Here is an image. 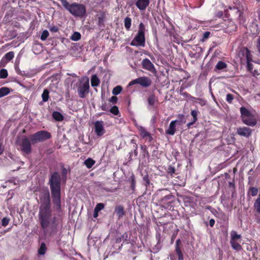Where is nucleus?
I'll use <instances>...</instances> for the list:
<instances>
[{"label":"nucleus","instance_id":"1","mask_svg":"<svg viewBox=\"0 0 260 260\" xmlns=\"http://www.w3.org/2000/svg\"><path fill=\"white\" fill-rule=\"evenodd\" d=\"M40 206L38 218L40 226L45 236L52 237L62 228V218L58 216L52 218L50 196L47 189L40 196Z\"/></svg>","mask_w":260,"mask_h":260},{"label":"nucleus","instance_id":"2","mask_svg":"<svg viewBox=\"0 0 260 260\" xmlns=\"http://www.w3.org/2000/svg\"><path fill=\"white\" fill-rule=\"evenodd\" d=\"M61 177L57 172L51 173L48 185L50 186L52 202L58 211L61 210Z\"/></svg>","mask_w":260,"mask_h":260},{"label":"nucleus","instance_id":"3","mask_svg":"<svg viewBox=\"0 0 260 260\" xmlns=\"http://www.w3.org/2000/svg\"><path fill=\"white\" fill-rule=\"evenodd\" d=\"M63 7L75 17H83L86 12V8L83 4L74 3L70 4L67 0H59Z\"/></svg>","mask_w":260,"mask_h":260},{"label":"nucleus","instance_id":"4","mask_svg":"<svg viewBox=\"0 0 260 260\" xmlns=\"http://www.w3.org/2000/svg\"><path fill=\"white\" fill-rule=\"evenodd\" d=\"M145 26L143 23L141 22L139 24L138 31L135 37L130 43V45L132 46H142L144 47L145 45Z\"/></svg>","mask_w":260,"mask_h":260},{"label":"nucleus","instance_id":"5","mask_svg":"<svg viewBox=\"0 0 260 260\" xmlns=\"http://www.w3.org/2000/svg\"><path fill=\"white\" fill-rule=\"evenodd\" d=\"M77 92L80 98H85L89 92V81L88 78H81L77 84Z\"/></svg>","mask_w":260,"mask_h":260},{"label":"nucleus","instance_id":"6","mask_svg":"<svg viewBox=\"0 0 260 260\" xmlns=\"http://www.w3.org/2000/svg\"><path fill=\"white\" fill-rule=\"evenodd\" d=\"M242 121L245 124L253 126L256 125L257 121L254 118L253 114L244 107H241L240 109Z\"/></svg>","mask_w":260,"mask_h":260},{"label":"nucleus","instance_id":"7","mask_svg":"<svg viewBox=\"0 0 260 260\" xmlns=\"http://www.w3.org/2000/svg\"><path fill=\"white\" fill-rule=\"evenodd\" d=\"M51 137V134L46 131H40L31 135L30 139L32 144H35L40 142H43Z\"/></svg>","mask_w":260,"mask_h":260},{"label":"nucleus","instance_id":"8","mask_svg":"<svg viewBox=\"0 0 260 260\" xmlns=\"http://www.w3.org/2000/svg\"><path fill=\"white\" fill-rule=\"evenodd\" d=\"M241 238V235L238 234L237 232L235 231L231 232L230 244L232 248L237 251H239L242 249V247L240 244Z\"/></svg>","mask_w":260,"mask_h":260},{"label":"nucleus","instance_id":"9","mask_svg":"<svg viewBox=\"0 0 260 260\" xmlns=\"http://www.w3.org/2000/svg\"><path fill=\"white\" fill-rule=\"evenodd\" d=\"M20 146V150L26 154H28L31 152L32 148L31 144H32L30 138H28L26 136H23L21 140L18 142Z\"/></svg>","mask_w":260,"mask_h":260},{"label":"nucleus","instance_id":"10","mask_svg":"<svg viewBox=\"0 0 260 260\" xmlns=\"http://www.w3.org/2000/svg\"><path fill=\"white\" fill-rule=\"evenodd\" d=\"M151 83L152 81L149 78L144 76L133 80L129 83L128 85L132 86L138 84L143 87H148L151 85Z\"/></svg>","mask_w":260,"mask_h":260},{"label":"nucleus","instance_id":"11","mask_svg":"<svg viewBox=\"0 0 260 260\" xmlns=\"http://www.w3.org/2000/svg\"><path fill=\"white\" fill-rule=\"evenodd\" d=\"M94 132L98 137H101L105 133L103 121H96L94 122Z\"/></svg>","mask_w":260,"mask_h":260},{"label":"nucleus","instance_id":"12","mask_svg":"<svg viewBox=\"0 0 260 260\" xmlns=\"http://www.w3.org/2000/svg\"><path fill=\"white\" fill-rule=\"evenodd\" d=\"M142 66L144 69L148 70L151 73L156 72L154 66L148 58H145L142 60Z\"/></svg>","mask_w":260,"mask_h":260},{"label":"nucleus","instance_id":"13","mask_svg":"<svg viewBox=\"0 0 260 260\" xmlns=\"http://www.w3.org/2000/svg\"><path fill=\"white\" fill-rule=\"evenodd\" d=\"M251 129L247 127H240L237 129V134L239 136L248 138L251 136Z\"/></svg>","mask_w":260,"mask_h":260},{"label":"nucleus","instance_id":"14","mask_svg":"<svg viewBox=\"0 0 260 260\" xmlns=\"http://www.w3.org/2000/svg\"><path fill=\"white\" fill-rule=\"evenodd\" d=\"M238 55L241 59L245 57L246 60L248 59L249 60L252 57L250 50L247 47L241 48L239 52Z\"/></svg>","mask_w":260,"mask_h":260},{"label":"nucleus","instance_id":"15","mask_svg":"<svg viewBox=\"0 0 260 260\" xmlns=\"http://www.w3.org/2000/svg\"><path fill=\"white\" fill-rule=\"evenodd\" d=\"M150 4V0H137L135 5L140 11H144Z\"/></svg>","mask_w":260,"mask_h":260},{"label":"nucleus","instance_id":"16","mask_svg":"<svg viewBox=\"0 0 260 260\" xmlns=\"http://www.w3.org/2000/svg\"><path fill=\"white\" fill-rule=\"evenodd\" d=\"M139 134L143 139H148L149 142H151L153 138L151 134L146 131V129L142 126L139 129Z\"/></svg>","mask_w":260,"mask_h":260},{"label":"nucleus","instance_id":"17","mask_svg":"<svg viewBox=\"0 0 260 260\" xmlns=\"http://www.w3.org/2000/svg\"><path fill=\"white\" fill-rule=\"evenodd\" d=\"M232 11L236 13L237 19L239 21V23L243 24L245 22V19L243 16V13L239 10L237 7H233Z\"/></svg>","mask_w":260,"mask_h":260},{"label":"nucleus","instance_id":"18","mask_svg":"<svg viewBox=\"0 0 260 260\" xmlns=\"http://www.w3.org/2000/svg\"><path fill=\"white\" fill-rule=\"evenodd\" d=\"M147 102L149 107L154 108L155 104L158 102V99L154 93H152L148 96Z\"/></svg>","mask_w":260,"mask_h":260},{"label":"nucleus","instance_id":"19","mask_svg":"<svg viewBox=\"0 0 260 260\" xmlns=\"http://www.w3.org/2000/svg\"><path fill=\"white\" fill-rule=\"evenodd\" d=\"M177 121H172L169 125V127L166 131V134L170 135H174L176 132V124Z\"/></svg>","mask_w":260,"mask_h":260},{"label":"nucleus","instance_id":"20","mask_svg":"<svg viewBox=\"0 0 260 260\" xmlns=\"http://www.w3.org/2000/svg\"><path fill=\"white\" fill-rule=\"evenodd\" d=\"M115 212L119 219L122 218L125 214L124 207L121 205H118L115 207Z\"/></svg>","mask_w":260,"mask_h":260},{"label":"nucleus","instance_id":"21","mask_svg":"<svg viewBox=\"0 0 260 260\" xmlns=\"http://www.w3.org/2000/svg\"><path fill=\"white\" fill-rule=\"evenodd\" d=\"M253 208L255 212L260 214V195L255 200L253 205Z\"/></svg>","mask_w":260,"mask_h":260},{"label":"nucleus","instance_id":"22","mask_svg":"<svg viewBox=\"0 0 260 260\" xmlns=\"http://www.w3.org/2000/svg\"><path fill=\"white\" fill-rule=\"evenodd\" d=\"M100 83V79L96 75H93L91 78V84L92 87H96Z\"/></svg>","mask_w":260,"mask_h":260},{"label":"nucleus","instance_id":"23","mask_svg":"<svg viewBox=\"0 0 260 260\" xmlns=\"http://www.w3.org/2000/svg\"><path fill=\"white\" fill-rule=\"evenodd\" d=\"M52 117L57 121H61L63 120V115L59 112L54 111L52 113Z\"/></svg>","mask_w":260,"mask_h":260},{"label":"nucleus","instance_id":"24","mask_svg":"<svg viewBox=\"0 0 260 260\" xmlns=\"http://www.w3.org/2000/svg\"><path fill=\"white\" fill-rule=\"evenodd\" d=\"M124 25L126 30H129L132 25V19L129 17H126L124 20Z\"/></svg>","mask_w":260,"mask_h":260},{"label":"nucleus","instance_id":"25","mask_svg":"<svg viewBox=\"0 0 260 260\" xmlns=\"http://www.w3.org/2000/svg\"><path fill=\"white\" fill-rule=\"evenodd\" d=\"M95 161L91 158L86 159L84 164L88 169H90L95 164Z\"/></svg>","mask_w":260,"mask_h":260},{"label":"nucleus","instance_id":"26","mask_svg":"<svg viewBox=\"0 0 260 260\" xmlns=\"http://www.w3.org/2000/svg\"><path fill=\"white\" fill-rule=\"evenodd\" d=\"M258 193V189L255 187H249L248 191H247V196H251L252 197H254Z\"/></svg>","mask_w":260,"mask_h":260},{"label":"nucleus","instance_id":"27","mask_svg":"<svg viewBox=\"0 0 260 260\" xmlns=\"http://www.w3.org/2000/svg\"><path fill=\"white\" fill-rule=\"evenodd\" d=\"M141 149L142 150V153L143 156L144 157H147V158H149L150 157V155L148 151L147 146L145 145H141Z\"/></svg>","mask_w":260,"mask_h":260},{"label":"nucleus","instance_id":"28","mask_svg":"<svg viewBox=\"0 0 260 260\" xmlns=\"http://www.w3.org/2000/svg\"><path fill=\"white\" fill-rule=\"evenodd\" d=\"M10 92V90L8 87H3L0 88V98L8 95Z\"/></svg>","mask_w":260,"mask_h":260},{"label":"nucleus","instance_id":"29","mask_svg":"<svg viewBox=\"0 0 260 260\" xmlns=\"http://www.w3.org/2000/svg\"><path fill=\"white\" fill-rule=\"evenodd\" d=\"M227 67L226 63L222 61H219L215 66V69L218 70H223Z\"/></svg>","mask_w":260,"mask_h":260},{"label":"nucleus","instance_id":"30","mask_svg":"<svg viewBox=\"0 0 260 260\" xmlns=\"http://www.w3.org/2000/svg\"><path fill=\"white\" fill-rule=\"evenodd\" d=\"M49 90L47 89H44L42 94V101L44 102H46L48 101L49 98Z\"/></svg>","mask_w":260,"mask_h":260},{"label":"nucleus","instance_id":"31","mask_svg":"<svg viewBox=\"0 0 260 260\" xmlns=\"http://www.w3.org/2000/svg\"><path fill=\"white\" fill-rule=\"evenodd\" d=\"M131 143L133 145V148H134V154L135 155V157H136L138 156V145L136 143V141L134 139H132L131 141Z\"/></svg>","mask_w":260,"mask_h":260},{"label":"nucleus","instance_id":"32","mask_svg":"<svg viewBox=\"0 0 260 260\" xmlns=\"http://www.w3.org/2000/svg\"><path fill=\"white\" fill-rule=\"evenodd\" d=\"M61 173L62 179H63L64 181H66L67 179V177L68 171H67V169L64 167L63 165H61Z\"/></svg>","mask_w":260,"mask_h":260},{"label":"nucleus","instance_id":"33","mask_svg":"<svg viewBox=\"0 0 260 260\" xmlns=\"http://www.w3.org/2000/svg\"><path fill=\"white\" fill-rule=\"evenodd\" d=\"M14 57V53L13 51H10L8 53H7L5 56H4V58H5L7 61H9L11 60Z\"/></svg>","mask_w":260,"mask_h":260},{"label":"nucleus","instance_id":"34","mask_svg":"<svg viewBox=\"0 0 260 260\" xmlns=\"http://www.w3.org/2000/svg\"><path fill=\"white\" fill-rule=\"evenodd\" d=\"M46 251V244L44 243H42L41 246L38 250V253L40 255H43L45 253Z\"/></svg>","mask_w":260,"mask_h":260},{"label":"nucleus","instance_id":"35","mask_svg":"<svg viewBox=\"0 0 260 260\" xmlns=\"http://www.w3.org/2000/svg\"><path fill=\"white\" fill-rule=\"evenodd\" d=\"M186 98L188 100L194 102L195 101L196 98L192 96L187 92L185 91L180 94Z\"/></svg>","mask_w":260,"mask_h":260},{"label":"nucleus","instance_id":"36","mask_svg":"<svg viewBox=\"0 0 260 260\" xmlns=\"http://www.w3.org/2000/svg\"><path fill=\"white\" fill-rule=\"evenodd\" d=\"M199 113V112L197 110H191L190 114L193 118L192 120L193 122H196L198 120L197 116Z\"/></svg>","mask_w":260,"mask_h":260},{"label":"nucleus","instance_id":"37","mask_svg":"<svg viewBox=\"0 0 260 260\" xmlns=\"http://www.w3.org/2000/svg\"><path fill=\"white\" fill-rule=\"evenodd\" d=\"M122 88L121 86L118 85L114 87L112 90V93L114 95H117L119 94L122 91Z\"/></svg>","mask_w":260,"mask_h":260},{"label":"nucleus","instance_id":"38","mask_svg":"<svg viewBox=\"0 0 260 260\" xmlns=\"http://www.w3.org/2000/svg\"><path fill=\"white\" fill-rule=\"evenodd\" d=\"M81 39V34L78 32H75L71 37V39L74 41H77Z\"/></svg>","mask_w":260,"mask_h":260},{"label":"nucleus","instance_id":"39","mask_svg":"<svg viewBox=\"0 0 260 260\" xmlns=\"http://www.w3.org/2000/svg\"><path fill=\"white\" fill-rule=\"evenodd\" d=\"M252 61V56L251 57V58L249 59L246 60L247 62V69L248 71L250 72H252L253 70V64L251 63V62Z\"/></svg>","mask_w":260,"mask_h":260},{"label":"nucleus","instance_id":"40","mask_svg":"<svg viewBox=\"0 0 260 260\" xmlns=\"http://www.w3.org/2000/svg\"><path fill=\"white\" fill-rule=\"evenodd\" d=\"M8 76V72L6 69H3L0 70V78L5 79Z\"/></svg>","mask_w":260,"mask_h":260},{"label":"nucleus","instance_id":"41","mask_svg":"<svg viewBox=\"0 0 260 260\" xmlns=\"http://www.w3.org/2000/svg\"><path fill=\"white\" fill-rule=\"evenodd\" d=\"M110 112L114 115H118L119 114V109L117 106H113L110 109Z\"/></svg>","mask_w":260,"mask_h":260},{"label":"nucleus","instance_id":"42","mask_svg":"<svg viewBox=\"0 0 260 260\" xmlns=\"http://www.w3.org/2000/svg\"><path fill=\"white\" fill-rule=\"evenodd\" d=\"M49 35V32L47 30H45L43 31L40 39L42 41H45L47 39V38L48 37Z\"/></svg>","mask_w":260,"mask_h":260},{"label":"nucleus","instance_id":"43","mask_svg":"<svg viewBox=\"0 0 260 260\" xmlns=\"http://www.w3.org/2000/svg\"><path fill=\"white\" fill-rule=\"evenodd\" d=\"M234 95L231 93H228L226 94V101L229 103L231 104L232 103V102L234 100Z\"/></svg>","mask_w":260,"mask_h":260},{"label":"nucleus","instance_id":"44","mask_svg":"<svg viewBox=\"0 0 260 260\" xmlns=\"http://www.w3.org/2000/svg\"><path fill=\"white\" fill-rule=\"evenodd\" d=\"M10 220V218L8 217H4L2 220V225L3 226L6 227L7 225H8Z\"/></svg>","mask_w":260,"mask_h":260},{"label":"nucleus","instance_id":"45","mask_svg":"<svg viewBox=\"0 0 260 260\" xmlns=\"http://www.w3.org/2000/svg\"><path fill=\"white\" fill-rule=\"evenodd\" d=\"M176 172V169L174 167H173L172 166H169L168 170L167 172L169 174H170L171 176H173V174H175Z\"/></svg>","mask_w":260,"mask_h":260},{"label":"nucleus","instance_id":"46","mask_svg":"<svg viewBox=\"0 0 260 260\" xmlns=\"http://www.w3.org/2000/svg\"><path fill=\"white\" fill-rule=\"evenodd\" d=\"M196 102L199 103L201 106H203L206 104V101L203 99L196 98L195 101Z\"/></svg>","mask_w":260,"mask_h":260},{"label":"nucleus","instance_id":"47","mask_svg":"<svg viewBox=\"0 0 260 260\" xmlns=\"http://www.w3.org/2000/svg\"><path fill=\"white\" fill-rule=\"evenodd\" d=\"M105 205L103 203H98L94 208V209L99 212L100 211L103 209Z\"/></svg>","mask_w":260,"mask_h":260},{"label":"nucleus","instance_id":"48","mask_svg":"<svg viewBox=\"0 0 260 260\" xmlns=\"http://www.w3.org/2000/svg\"><path fill=\"white\" fill-rule=\"evenodd\" d=\"M136 186V181L134 175L131 176V189L133 191L135 190Z\"/></svg>","mask_w":260,"mask_h":260},{"label":"nucleus","instance_id":"49","mask_svg":"<svg viewBox=\"0 0 260 260\" xmlns=\"http://www.w3.org/2000/svg\"><path fill=\"white\" fill-rule=\"evenodd\" d=\"M98 25L99 26H104V17L101 16L98 18Z\"/></svg>","mask_w":260,"mask_h":260},{"label":"nucleus","instance_id":"50","mask_svg":"<svg viewBox=\"0 0 260 260\" xmlns=\"http://www.w3.org/2000/svg\"><path fill=\"white\" fill-rule=\"evenodd\" d=\"M117 100H118V98L117 96H112L110 99H109V102H111L113 104H116L117 102Z\"/></svg>","mask_w":260,"mask_h":260},{"label":"nucleus","instance_id":"51","mask_svg":"<svg viewBox=\"0 0 260 260\" xmlns=\"http://www.w3.org/2000/svg\"><path fill=\"white\" fill-rule=\"evenodd\" d=\"M49 30L51 32H56L58 31L59 28L56 26H53L50 27V28H49Z\"/></svg>","mask_w":260,"mask_h":260},{"label":"nucleus","instance_id":"52","mask_svg":"<svg viewBox=\"0 0 260 260\" xmlns=\"http://www.w3.org/2000/svg\"><path fill=\"white\" fill-rule=\"evenodd\" d=\"M210 35V32L209 31H205L203 34V41H204L205 40L208 39Z\"/></svg>","mask_w":260,"mask_h":260},{"label":"nucleus","instance_id":"53","mask_svg":"<svg viewBox=\"0 0 260 260\" xmlns=\"http://www.w3.org/2000/svg\"><path fill=\"white\" fill-rule=\"evenodd\" d=\"M156 238L157 240V244H156V246H158L161 242V235H160V234H157L156 236Z\"/></svg>","mask_w":260,"mask_h":260},{"label":"nucleus","instance_id":"54","mask_svg":"<svg viewBox=\"0 0 260 260\" xmlns=\"http://www.w3.org/2000/svg\"><path fill=\"white\" fill-rule=\"evenodd\" d=\"M178 256V260H183V255L182 251L178 252L176 253Z\"/></svg>","mask_w":260,"mask_h":260},{"label":"nucleus","instance_id":"55","mask_svg":"<svg viewBox=\"0 0 260 260\" xmlns=\"http://www.w3.org/2000/svg\"><path fill=\"white\" fill-rule=\"evenodd\" d=\"M101 108L103 111H108V108L106 103L103 104L101 106Z\"/></svg>","mask_w":260,"mask_h":260},{"label":"nucleus","instance_id":"56","mask_svg":"<svg viewBox=\"0 0 260 260\" xmlns=\"http://www.w3.org/2000/svg\"><path fill=\"white\" fill-rule=\"evenodd\" d=\"M251 73L252 74L253 76H256L259 75L260 73L257 70H252Z\"/></svg>","mask_w":260,"mask_h":260},{"label":"nucleus","instance_id":"57","mask_svg":"<svg viewBox=\"0 0 260 260\" xmlns=\"http://www.w3.org/2000/svg\"><path fill=\"white\" fill-rule=\"evenodd\" d=\"M215 220L214 219L212 218L209 220V225L211 227H213L215 224Z\"/></svg>","mask_w":260,"mask_h":260},{"label":"nucleus","instance_id":"58","mask_svg":"<svg viewBox=\"0 0 260 260\" xmlns=\"http://www.w3.org/2000/svg\"><path fill=\"white\" fill-rule=\"evenodd\" d=\"M144 180L146 182V186H147L148 185H149L150 184V181L149 180V179L148 178V177H144L143 178Z\"/></svg>","mask_w":260,"mask_h":260},{"label":"nucleus","instance_id":"59","mask_svg":"<svg viewBox=\"0 0 260 260\" xmlns=\"http://www.w3.org/2000/svg\"><path fill=\"white\" fill-rule=\"evenodd\" d=\"M229 185L230 187H232L234 189L235 188L234 181L229 182Z\"/></svg>","mask_w":260,"mask_h":260},{"label":"nucleus","instance_id":"60","mask_svg":"<svg viewBox=\"0 0 260 260\" xmlns=\"http://www.w3.org/2000/svg\"><path fill=\"white\" fill-rule=\"evenodd\" d=\"M237 29V26L235 24L232 25V28L230 29V31H236Z\"/></svg>","mask_w":260,"mask_h":260},{"label":"nucleus","instance_id":"61","mask_svg":"<svg viewBox=\"0 0 260 260\" xmlns=\"http://www.w3.org/2000/svg\"><path fill=\"white\" fill-rule=\"evenodd\" d=\"M93 217L94 218H96L98 215H99V211L95 210V209H94V212H93Z\"/></svg>","mask_w":260,"mask_h":260},{"label":"nucleus","instance_id":"62","mask_svg":"<svg viewBox=\"0 0 260 260\" xmlns=\"http://www.w3.org/2000/svg\"><path fill=\"white\" fill-rule=\"evenodd\" d=\"M4 148L3 147L2 144L0 143V155L3 153Z\"/></svg>","mask_w":260,"mask_h":260},{"label":"nucleus","instance_id":"63","mask_svg":"<svg viewBox=\"0 0 260 260\" xmlns=\"http://www.w3.org/2000/svg\"><path fill=\"white\" fill-rule=\"evenodd\" d=\"M195 122H193V121L192 120L190 122L188 123L187 124V127L188 129L190 128L191 126Z\"/></svg>","mask_w":260,"mask_h":260},{"label":"nucleus","instance_id":"64","mask_svg":"<svg viewBox=\"0 0 260 260\" xmlns=\"http://www.w3.org/2000/svg\"><path fill=\"white\" fill-rule=\"evenodd\" d=\"M175 251H176V253L181 251V249L179 246H175Z\"/></svg>","mask_w":260,"mask_h":260}]
</instances>
